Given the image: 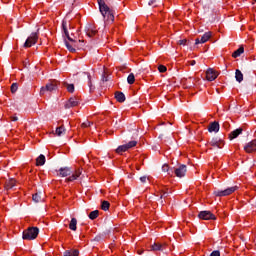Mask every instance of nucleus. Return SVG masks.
Segmentation results:
<instances>
[{
	"instance_id": "nucleus-28",
	"label": "nucleus",
	"mask_w": 256,
	"mask_h": 256,
	"mask_svg": "<svg viewBox=\"0 0 256 256\" xmlns=\"http://www.w3.org/2000/svg\"><path fill=\"white\" fill-rule=\"evenodd\" d=\"M235 79L238 81V83H241L243 81V73L241 70L237 69L235 72Z\"/></svg>"
},
{
	"instance_id": "nucleus-45",
	"label": "nucleus",
	"mask_w": 256,
	"mask_h": 256,
	"mask_svg": "<svg viewBox=\"0 0 256 256\" xmlns=\"http://www.w3.org/2000/svg\"><path fill=\"white\" fill-rule=\"evenodd\" d=\"M10 119L11 121H18L19 118H17V116H11Z\"/></svg>"
},
{
	"instance_id": "nucleus-19",
	"label": "nucleus",
	"mask_w": 256,
	"mask_h": 256,
	"mask_svg": "<svg viewBox=\"0 0 256 256\" xmlns=\"http://www.w3.org/2000/svg\"><path fill=\"white\" fill-rule=\"evenodd\" d=\"M241 133H243V128H237L236 130L232 131L229 134L230 141H233V139H237V137H239V135H241Z\"/></svg>"
},
{
	"instance_id": "nucleus-42",
	"label": "nucleus",
	"mask_w": 256,
	"mask_h": 256,
	"mask_svg": "<svg viewBox=\"0 0 256 256\" xmlns=\"http://www.w3.org/2000/svg\"><path fill=\"white\" fill-rule=\"evenodd\" d=\"M210 256H221V252H219L218 250H214Z\"/></svg>"
},
{
	"instance_id": "nucleus-37",
	"label": "nucleus",
	"mask_w": 256,
	"mask_h": 256,
	"mask_svg": "<svg viewBox=\"0 0 256 256\" xmlns=\"http://www.w3.org/2000/svg\"><path fill=\"white\" fill-rule=\"evenodd\" d=\"M10 89L11 93H17V89H19V86L17 85V83H13Z\"/></svg>"
},
{
	"instance_id": "nucleus-21",
	"label": "nucleus",
	"mask_w": 256,
	"mask_h": 256,
	"mask_svg": "<svg viewBox=\"0 0 256 256\" xmlns=\"http://www.w3.org/2000/svg\"><path fill=\"white\" fill-rule=\"evenodd\" d=\"M86 35L90 38L95 37L97 35V28L95 26H89L86 30Z\"/></svg>"
},
{
	"instance_id": "nucleus-31",
	"label": "nucleus",
	"mask_w": 256,
	"mask_h": 256,
	"mask_svg": "<svg viewBox=\"0 0 256 256\" xmlns=\"http://www.w3.org/2000/svg\"><path fill=\"white\" fill-rule=\"evenodd\" d=\"M55 133H56V135L58 137H61V135H64V133H65V126L57 127Z\"/></svg>"
},
{
	"instance_id": "nucleus-22",
	"label": "nucleus",
	"mask_w": 256,
	"mask_h": 256,
	"mask_svg": "<svg viewBox=\"0 0 256 256\" xmlns=\"http://www.w3.org/2000/svg\"><path fill=\"white\" fill-rule=\"evenodd\" d=\"M245 53V48L243 46H240L236 51L232 53V57L234 59H237V57H241Z\"/></svg>"
},
{
	"instance_id": "nucleus-5",
	"label": "nucleus",
	"mask_w": 256,
	"mask_h": 256,
	"mask_svg": "<svg viewBox=\"0 0 256 256\" xmlns=\"http://www.w3.org/2000/svg\"><path fill=\"white\" fill-rule=\"evenodd\" d=\"M53 93V91H57V81L53 80L50 83H47L40 89V95H45V93Z\"/></svg>"
},
{
	"instance_id": "nucleus-39",
	"label": "nucleus",
	"mask_w": 256,
	"mask_h": 256,
	"mask_svg": "<svg viewBox=\"0 0 256 256\" xmlns=\"http://www.w3.org/2000/svg\"><path fill=\"white\" fill-rule=\"evenodd\" d=\"M91 125H93V122H90V121H86L82 123V127L84 129H87V127H91Z\"/></svg>"
},
{
	"instance_id": "nucleus-34",
	"label": "nucleus",
	"mask_w": 256,
	"mask_h": 256,
	"mask_svg": "<svg viewBox=\"0 0 256 256\" xmlns=\"http://www.w3.org/2000/svg\"><path fill=\"white\" fill-rule=\"evenodd\" d=\"M128 84L133 85L135 83V75L133 73H130L127 78Z\"/></svg>"
},
{
	"instance_id": "nucleus-33",
	"label": "nucleus",
	"mask_w": 256,
	"mask_h": 256,
	"mask_svg": "<svg viewBox=\"0 0 256 256\" xmlns=\"http://www.w3.org/2000/svg\"><path fill=\"white\" fill-rule=\"evenodd\" d=\"M32 199L35 203H40V201H41V192L33 194Z\"/></svg>"
},
{
	"instance_id": "nucleus-49",
	"label": "nucleus",
	"mask_w": 256,
	"mask_h": 256,
	"mask_svg": "<svg viewBox=\"0 0 256 256\" xmlns=\"http://www.w3.org/2000/svg\"><path fill=\"white\" fill-rule=\"evenodd\" d=\"M138 255H143V251H138Z\"/></svg>"
},
{
	"instance_id": "nucleus-36",
	"label": "nucleus",
	"mask_w": 256,
	"mask_h": 256,
	"mask_svg": "<svg viewBox=\"0 0 256 256\" xmlns=\"http://www.w3.org/2000/svg\"><path fill=\"white\" fill-rule=\"evenodd\" d=\"M166 197H169V192L166 190H161L160 193V199H166Z\"/></svg>"
},
{
	"instance_id": "nucleus-41",
	"label": "nucleus",
	"mask_w": 256,
	"mask_h": 256,
	"mask_svg": "<svg viewBox=\"0 0 256 256\" xmlns=\"http://www.w3.org/2000/svg\"><path fill=\"white\" fill-rule=\"evenodd\" d=\"M167 175H169L170 177H173L175 175V169L169 168Z\"/></svg>"
},
{
	"instance_id": "nucleus-32",
	"label": "nucleus",
	"mask_w": 256,
	"mask_h": 256,
	"mask_svg": "<svg viewBox=\"0 0 256 256\" xmlns=\"http://www.w3.org/2000/svg\"><path fill=\"white\" fill-rule=\"evenodd\" d=\"M97 217H99V210H94V211L90 212L89 219H91L92 221H95V219H97Z\"/></svg>"
},
{
	"instance_id": "nucleus-50",
	"label": "nucleus",
	"mask_w": 256,
	"mask_h": 256,
	"mask_svg": "<svg viewBox=\"0 0 256 256\" xmlns=\"http://www.w3.org/2000/svg\"><path fill=\"white\" fill-rule=\"evenodd\" d=\"M255 1V3H256V0H254Z\"/></svg>"
},
{
	"instance_id": "nucleus-43",
	"label": "nucleus",
	"mask_w": 256,
	"mask_h": 256,
	"mask_svg": "<svg viewBox=\"0 0 256 256\" xmlns=\"http://www.w3.org/2000/svg\"><path fill=\"white\" fill-rule=\"evenodd\" d=\"M178 45H183V46L187 45V39L179 40Z\"/></svg>"
},
{
	"instance_id": "nucleus-6",
	"label": "nucleus",
	"mask_w": 256,
	"mask_h": 256,
	"mask_svg": "<svg viewBox=\"0 0 256 256\" xmlns=\"http://www.w3.org/2000/svg\"><path fill=\"white\" fill-rule=\"evenodd\" d=\"M39 41V33L38 32H33L31 35L26 39L24 43V47L27 49L29 47H33L35 43Z\"/></svg>"
},
{
	"instance_id": "nucleus-17",
	"label": "nucleus",
	"mask_w": 256,
	"mask_h": 256,
	"mask_svg": "<svg viewBox=\"0 0 256 256\" xmlns=\"http://www.w3.org/2000/svg\"><path fill=\"white\" fill-rule=\"evenodd\" d=\"M15 185H17V180L11 178L9 180H6L4 187H5L6 191H9L10 189H13V187H15Z\"/></svg>"
},
{
	"instance_id": "nucleus-15",
	"label": "nucleus",
	"mask_w": 256,
	"mask_h": 256,
	"mask_svg": "<svg viewBox=\"0 0 256 256\" xmlns=\"http://www.w3.org/2000/svg\"><path fill=\"white\" fill-rule=\"evenodd\" d=\"M167 249V244H161L159 242H155L151 246V251H165Z\"/></svg>"
},
{
	"instance_id": "nucleus-13",
	"label": "nucleus",
	"mask_w": 256,
	"mask_h": 256,
	"mask_svg": "<svg viewBox=\"0 0 256 256\" xmlns=\"http://www.w3.org/2000/svg\"><path fill=\"white\" fill-rule=\"evenodd\" d=\"M82 173L83 171L81 170V168H78L77 170H75V172L71 176L66 178V182L69 183V182L77 181V179L81 177Z\"/></svg>"
},
{
	"instance_id": "nucleus-48",
	"label": "nucleus",
	"mask_w": 256,
	"mask_h": 256,
	"mask_svg": "<svg viewBox=\"0 0 256 256\" xmlns=\"http://www.w3.org/2000/svg\"><path fill=\"white\" fill-rule=\"evenodd\" d=\"M153 3H155V1L151 0V1L149 2V5H153Z\"/></svg>"
},
{
	"instance_id": "nucleus-10",
	"label": "nucleus",
	"mask_w": 256,
	"mask_h": 256,
	"mask_svg": "<svg viewBox=\"0 0 256 256\" xmlns=\"http://www.w3.org/2000/svg\"><path fill=\"white\" fill-rule=\"evenodd\" d=\"M244 151L246 153H255V151H256V138L254 140L250 141L249 143H247L244 146Z\"/></svg>"
},
{
	"instance_id": "nucleus-26",
	"label": "nucleus",
	"mask_w": 256,
	"mask_h": 256,
	"mask_svg": "<svg viewBox=\"0 0 256 256\" xmlns=\"http://www.w3.org/2000/svg\"><path fill=\"white\" fill-rule=\"evenodd\" d=\"M69 229L71 231H77V218H72L69 224Z\"/></svg>"
},
{
	"instance_id": "nucleus-18",
	"label": "nucleus",
	"mask_w": 256,
	"mask_h": 256,
	"mask_svg": "<svg viewBox=\"0 0 256 256\" xmlns=\"http://www.w3.org/2000/svg\"><path fill=\"white\" fill-rule=\"evenodd\" d=\"M208 131L210 133H219V122L214 121L212 123H210L209 127H208Z\"/></svg>"
},
{
	"instance_id": "nucleus-4",
	"label": "nucleus",
	"mask_w": 256,
	"mask_h": 256,
	"mask_svg": "<svg viewBox=\"0 0 256 256\" xmlns=\"http://www.w3.org/2000/svg\"><path fill=\"white\" fill-rule=\"evenodd\" d=\"M133 147H137V141L135 140H132L124 145L118 146V148L116 149V153H118V155H121L122 153L129 151V149H133Z\"/></svg>"
},
{
	"instance_id": "nucleus-30",
	"label": "nucleus",
	"mask_w": 256,
	"mask_h": 256,
	"mask_svg": "<svg viewBox=\"0 0 256 256\" xmlns=\"http://www.w3.org/2000/svg\"><path fill=\"white\" fill-rule=\"evenodd\" d=\"M64 87H66L68 93H74L75 85L64 82Z\"/></svg>"
},
{
	"instance_id": "nucleus-25",
	"label": "nucleus",
	"mask_w": 256,
	"mask_h": 256,
	"mask_svg": "<svg viewBox=\"0 0 256 256\" xmlns=\"http://www.w3.org/2000/svg\"><path fill=\"white\" fill-rule=\"evenodd\" d=\"M36 165L37 167H41L45 165V155L41 154L37 159H36Z\"/></svg>"
},
{
	"instance_id": "nucleus-3",
	"label": "nucleus",
	"mask_w": 256,
	"mask_h": 256,
	"mask_svg": "<svg viewBox=\"0 0 256 256\" xmlns=\"http://www.w3.org/2000/svg\"><path fill=\"white\" fill-rule=\"evenodd\" d=\"M239 189V186H232L229 188H226L225 190H215L214 195L215 197H228V195H233L235 191Z\"/></svg>"
},
{
	"instance_id": "nucleus-27",
	"label": "nucleus",
	"mask_w": 256,
	"mask_h": 256,
	"mask_svg": "<svg viewBox=\"0 0 256 256\" xmlns=\"http://www.w3.org/2000/svg\"><path fill=\"white\" fill-rule=\"evenodd\" d=\"M84 75H87L88 77V87L90 91H95V86H93V82L91 81V74H89L88 72H84Z\"/></svg>"
},
{
	"instance_id": "nucleus-7",
	"label": "nucleus",
	"mask_w": 256,
	"mask_h": 256,
	"mask_svg": "<svg viewBox=\"0 0 256 256\" xmlns=\"http://www.w3.org/2000/svg\"><path fill=\"white\" fill-rule=\"evenodd\" d=\"M81 104V98L79 96H73L65 104V109H71L72 107H77Z\"/></svg>"
},
{
	"instance_id": "nucleus-46",
	"label": "nucleus",
	"mask_w": 256,
	"mask_h": 256,
	"mask_svg": "<svg viewBox=\"0 0 256 256\" xmlns=\"http://www.w3.org/2000/svg\"><path fill=\"white\" fill-rule=\"evenodd\" d=\"M195 60H192L191 62H190V65H195Z\"/></svg>"
},
{
	"instance_id": "nucleus-35",
	"label": "nucleus",
	"mask_w": 256,
	"mask_h": 256,
	"mask_svg": "<svg viewBox=\"0 0 256 256\" xmlns=\"http://www.w3.org/2000/svg\"><path fill=\"white\" fill-rule=\"evenodd\" d=\"M65 45H66L68 51H70V53H75V51H77L75 49V47H73V45H71L69 42H65Z\"/></svg>"
},
{
	"instance_id": "nucleus-40",
	"label": "nucleus",
	"mask_w": 256,
	"mask_h": 256,
	"mask_svg": "<svg viewBox=\"0 0 256 256\" xmlns=\"http://www.w3.org/2000/svg\"><path fill=\"white\" fill-rule=\"evenodd\" d=\"M169 169H170V167H169L168 164H164V165L162 166V171H163L164 173H168V172H169Z\"/></svg>"
},
{
	"instance_id": "nucleus-24",
	"label": "nucleus",
	"mask_w": 256,
	"mask_h": 256,
	"mask_svg": "<svg viewBox=\"0 0 256 256\" xmlns=\"http://www.w3.org/2000/svg\"><path fill=\"white\" fill-rule=\"evenodd\" d=\"M64 256H79V250L71 249L64 251Z\"/></svg>"
},
{
	"instance_id": "nucleus-16",
	"label": "nucleus",
	"mask_w": 256,
	"mask_h": 256,
	"mask_svg": "<svg viewBox=\"0 0 256 256\" xmlns=\"http://www.w3.org/2000/svg\"><path fill=\"white\" fill-rule=\"evenodd\" d=\"M71 173H73V170H71V168H69V167H64V168L59 169L60 177H69V175H71Z\"/></svg>"
},
{
	"instance_id": "nucleus-12",
	"label": "nucleus",
	"mask_w": 256,
	"mask_h": 256,
	"mask_svg": "<svg viewBox=\"0 0 256 256\" xmlns=\"http://www.w3.org/2000/svg\"><path fill=\"white\" fill-rule=\"evenodd\" d=\"M211 147H217V149H223L225 142L221 138H212V141L209 142Z\"/></svg>"
},
{
	"instance_id": "nucleus-9",
	"label": "nucleus",
	"mask_w": 256,
	"mask_h": 256,
	"mask_svg": "<svg viewBox=\"0 0 256 256\" xmlns=\"http://www.w3.org/2000/svg\"><path fill=\"white\" fill-rule=\"evenodd\" d=\"M217 77H219V72H217L215 69L209 68L206 71V79H207V81H215V79H217Z\"/></svg>"
},
{
	"instance_id": "nucleus-29",
	"label": "nucleus",
	"mask_w": 256,
	"mask_h": 256,
	"mask_svg": "<svg viewBox=\"0 0 256 256\" xmlns=\"http://www.w3.org/2000/svg\"><path fill=\"white\" fill-rule=\"evenodd\" d=\"M110 207H111V203H109V201L107 200L102 201V204H101L102 211H109Z\"/></svg>"
},
{
	"instance_id": "nucleus-47",
	"label": "nucleus",
	"mask_w": 256,
	"mask_h": 256,
	"mask_svg": "<svg viewBox=\"0 0 256 256\" xmlns=\"http://www.w3.org/2000/svg\"><path fill=\"white\" fill-rule=\"evenodd\" d=\"M102 81H108L107 77L103 76Z\"/></svg>"
},
{
	"instance_id": "nucleus-2",
	"label": "nucleus",
	"mask_w": 256,
	"mask_h": 256,
	"mask_svg": "<svg viewBox=\"0 0 256 256\" xmlns=\"http://www.w3.org/2000/svg\"><path fill=\"white\" fill-rule=\"evenodd\" d=\"M39 235V228L37 227H29L28 229L23 231L22 239L25 241H33V239H37Z\"/></svg>"
},
{
	"instance_id": "nucleus-38",
	"label": "nucleus",
	"mask_w": 256,
	"mask_h": 256,
	"mask_svg": "<svg viewBox=\"0 0 256 256\" xmlns=\"http://www.w3.org/2000/svg\"><path fill=\"white\" fill-rule=\"evenodd\" d=\"M158 71H159L160 73H165V72L167 71V66H165V65H159V66H158Z\"/></svg>"
},
{
	"instance_id": "nucleus-1",
	"label": "nucleus",
	"mask_w": 256,
	"mask_h": 256,
	"mask_svg": "<svg viewBox=\"0 0 256 256\" xmlns=\"http://www.w3.org/2000/svg\"><path fill=\"white\" fill-rule=\"evenodd\" d=\"M99 5V11L105 21H115V14L113 13V10L108 7V5L105 3V0H97Z\"/></svg>"
},
{
	"instance_id": "nucleus-23",
	"label": "nucleus",
	"mask_w": 256,
	"mask_h": 256,
	"mask_svg": "<svg viewBox=\"0 0 256 256\" xmlns=\"http://www.w3.org/2000/svg\"><path fill=\"white\" fill-rule=\"evenodd\" d=\"M115 99L118 103H125V94L123 92H115Z\"/></svg>"
},
{
	"instance_id": "nucleus-14",
	"label": "nucleus",
	"mask_w": 256,
	"mask_h": 256,
	"mask_svg": "<svg viewBox=\"0 0 256 256\" xmlns=\"http://www.w3.org/2000/svg\"><path fill=\"white\" fill-rule=\"evenodd\" d=\"M211 39V32H206L204 35L201 37V39L197 38L195 40V45H199V43H207V41Z\"/></svg>"
},
{
	"instance_id": "nucleus-8",
	"label": "nucleus",
	"mask_w": 256,
	"mask_h": 256,
	"mask_svg": "<svg viewBox=\"0 0 256 256\" xmlns=\"http://www.w3.org/2000/svg\"><path fill=\"white\" fill-rule=\"evenodd\" d=\"M198 217L203 221H215V219H217V217H215V214L211 213V211H201L198 214Z\"/></svg>"
},
{
	"instance_id": "nucleus-44",
	"label": "nucleus",
	"mask_w": 256,
	"mask_h": 256,
	"mask_svg": "<svg viewBox=\"0 0 256 256\" xmlns=\"http://www.w3.org/2000/svg\"><path fill=\"white\" fill-rule=\"evenodd\" d=\"M141 183H147V176L140 177Z\"/></svg>"
},
{
	"instance_id": "nucleus-20",
	"label": "nucleus",
	"mask_w": 256,
	"mask_h": 256,
	"mask_svg": "<svg viewBox=\"0 0 256 256\" xmlns=\"http://www.w3.org/2000/svg\"><path fill=\"white\" fill-rule=\"evenodd\" d=\"M62 29H63V32H64L65 36L67 37L68 41L75 43V40H73V38L69 37V30H67V22L65 20H63V22H62Z\"/></svg>"
},
{
	"instance_id": "nucleus-11",
	"label": "nucleus",
	"mask_w": 256,
	"mask_h": 256,
	"mask_svg": "<svg viewBox=\"0 0 256 256\" xmlns=\"http://www.w3.org/2000/svg\"><path fill=\"white\" fill-rule=\"evenodd\" d=\"M174 173L176 177H185V173H187V166L182 164L178 168L174 169Z\"/></svg>"
}]
</instances>
